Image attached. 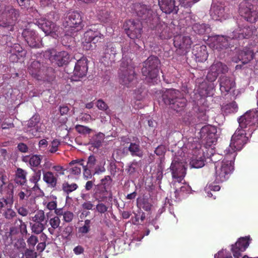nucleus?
Returning <instances> with one entry per match:
<instances>
[{
  "label": "nucleus",
  "instance_id": "26",
  "mask_svg": "<svg viewBox=\"0 0 258 258\" xmlns=\"http://www.w3.org/2000/svg\"><path fill=\"white\" fill-rule=\"evenodd\" d=\"M112 182L111 178H102L101 180V183L96 185L95 189L94 198L99 202H103L107 199L108 191L106 186L107 182L109 183Z\"/></svg>",
  "mask_w": 258,
  "mask_h": 258
},
{
  "label": "nucleus",
  "instance_id": "62",
  "mask_svg": "<svg viewBox=\"0 0 258 258\" xmlns=\"http://www.w3.org/2000/svg\"><path fill=\"white\" fill-rule=\"evenodd\" d=\"M40 126H38L33 127L27 128L26 132L32 136H38V132L41 131Z\"/></svg>",
  "mask_w": 258,
  "mask_h": 258
},
{
  "label": "nucleus",
  "instance_id": "21",
  "mask_svg": "<svg viewBox=\"0 0 258 258\" xmlns=\"http://www.w3.org/2000/svg\"><path fill=\"white\" fill-rule=\"evenodd\" d=\"M228 71V68L226 64L221 61H215L210 68L207 75V79L211 83L213 82L219 75L224 74Z\"/></svg>",
  "mask_w": 258,
  "mask_h": 258
},
{
  "label": "nucleus",
  "instance_id": "44",
  "mask_svg": "<svg viewBox=\"0 0 258 258\" xmlns=\"http://www.w3.org/2000/svg\"><path fill=\"white\" fill-rule=\"evenodd\" d=\"M222 110L226 114L235 113L238 110V106L235 102L233 101L223 106Z\"/></svg>",
  "mask_w": 258,
  "mask_h": 258
},
{
  "label": "nucleus",
  "instance_id": "15",
  "mask_svg": "<svg viewBox=\"0 0 258 258\" xmlns=\"http://www.w3.org/2000/svg\"><path fill=\"white\" fill-rule=\"evenodd\" d=\"M41 64L38 61H32L28 66V70L29 74L34 78L38 80L46 79V76L49 74L52 73L53 70L51 68H46L43 66L40 67Z\"/></svg>",
  "mask_w": 258,
  "mask_h": 258
},
{
  "label": "nucleus",
  "instance_id": "5",
  "mask_svg": "<svg viewBox=\"0 0 258 258\" xmlns=\"http://www.w3.org/2000/svg\"><path fill=\"white\" fill-rule=\"evenodd\" d=\"M129 61L125 62L122 60L119 72L120 84L128 88L133 86L137 81L134 67L131 64V60Z\"/></svg>",
  "mask_w": 258,
  "mask_h": 258
},
{
  "label": "nucleus",
  "instance_id": "52",
  "mask_svg": "<svg viewBox=\"0 0 258 258\" xmlns=\"http://www.w3.org/2000/svg\"><path fill=\"white\" fill-rule=\"evenodd\" d=\"M182 42L179 44L181 48L187 49L190 47L191 41L188 36H184L182 38Z\"/></svg>",
  "mask_w": 258,
  "mask_h": 258
},
{
  "label": "nucleus",
  "instance_id": "60",
  "mask_svg": "<svg viewBox=\"0 0 258 258\" xmlns=\"http://www.w3.org/2000/svg\"><path fill=\"white\" fill-rule=\"evenodd\" d=\"M62 216L63 221L67 223H70L73 221L74 215L73 212L67 211L64 212Z\"/></svg>",
  "mask_w": 258,
  "mask_h": 258
},
{
  "label": "nucleus",
  "instance_id": "59",
  "mask_svg": "<svg viewBox=\"0 0 258 258\" xmlns=\"http://www.w3.org/2000/svg\"><path fill=\"white\" fill-rule=\"evenodd\" d=\"M41 159L39 156L34 155L29 159V163L31 166L36 167L40 163Z\"/></svg>",
  "mask_w": 258,
  "mask_h": 258
},
{
  "label": "nucleus",
  "instance_id": "10",
  "mask_svg": "<svg viewBox=\"0 0 258 258\" xmlns=\"http://www.w3.org/2000/svg\"><path fill=\"white\" fill-rule=\"evenodd\" d=\"M239 127L243 130L248 128L252 132L258 124V112L256 109L247 111L238 119Z\"/></svg>",
  "mask_w": 258,
  "mask_h": 258
},
{
  "label": "nucleus",
  "instance_id": "39",
  "mask_svg": "<svg viewBox=\"0 0 258 258\" xmlns=\"http://www.w3.org/2000/svg\"><path fill=\"white\" fill-rule=\"evenodd\" d=\"M53 168L55 172L54 174L52 172H47L44 174L43 177H55L56 176L58 177L63 175L67 176L68 177L70 176V174H66V169H63L61 166H54Z\"/></svg>",
  "mask_w": 258,
  "mask_h": 258
},
{
  "label": "nucleus",
  "instance_id": "29",
  "mask_svg": "<svg viewBox=\"0 0 258 258\" xmlns=\"http://www.w3.org/2000/svg\"><path fill=\"white\" fill-rule=\"evenodd\" d=\"M159 6L162 11L166 14L177 13L178 7L175 5V0H158Z\"/></svg>",
  "mask_w": 258,
  "mask_h": 258
},
{
  "label": "nucleus",
  "instance_id": "56",
  "mask_svg": "<svg viewBox=\"0 0 258 258\" xmlns=\"http://www.w3.org/2000/svg\"><path fill=\"white\" fill-rule=\"evenodd\" d=\"M141 208L143 209L144 210L150 212L151 211L152 205L149 202L147 199H143L142 201L140 204Z\"/></svg>",
  "mask_w": 258,
  "mask_h": 258
},
{
  "label": "nucleus",
  "instance_id": "37",
  "mask_svg": "<svg viewBox=\"0 0 258 258\" xmlns=\"http://www.w3.org/2000/svg\"><path fill=\"white\" fill-rule=\"evenodd\" d=\"M213 89V84H210L207 85L206 82H204L199 86L198 92L201 96L207 97L212 94L211 91Z\"/></svg>",
  "mask_w": 258,
  "mask_h": 258
},
{
  "label": "nucleus",
  "instance_id": "48",
  "mask_svg": "<svg viewBox=\"0 0 258 258\" xmlns=\"http://www.w3.org/2000/svg\"><path fill=\"white\" fill-rule=\"evenodd\" d=\"M91 224V220L86 219L84 221V225L78 228L79 233L82 234H86L90 231V225Z\"/></svg>",
  "mask_w": 258,
  "mask_h": 258
},
{
  "label": "nucleus",
  "instance_id": "35",
  "mask_svg": "<svg viewBox=\"0 0 258 258\" xmlns=\"http://www.w3.org/2000/svg\"><path fill=\"white\" fill-rule=\"evenodd\" d=\"M96 158L94 156L91 155L88 158L87 164H84V176L89 177L91 174V170L94 168L96 163Z\"/></svg>",
  "mask_w": 258,
  "mask_h": 258
},
{
  "label": "nucleus",
  "instance_id": "42",
  "mask_svg": "<svg viewBox=\"0 0 258 258\" xmlns=\"http://www.w3.org/2000/svg\"><path fill=\"white\" fill-rule=\"evenodd\" d=\"M47 221L49 222V224L50 225V227L48 228V231L49 233L53 234L54 232V230L59 227L60 220L59 217L58 216H54L50 219H46Z\"/></svg>",
  "mask_w": 258,
  "mask_h": 258
},
{
  "label": "nucleus",
  "instance_id": "23",
  "mask_svg": "<svg viewBox=\"0 0 258 258\" xmlns=\"http://www.w3.org/2000/svg\"><path fill=\"white\" fill-rule=\"evenodd\" d=\"M250 240V236L241 237L237 240L235 244L232 245L231 250L234 258H240L242 256L241 253L245 250L249 245ZM242 258H251L247 255L242 256Z\"/></svg>",
  "mask_w": 258,
  "mask_h": 258
},
{
  "label": "nucleus",
  "instance_id": "9",
  "mask_svg": "<svg viewBox=\"0 0 258 258\" xmlns=\"http://www.w3.org/2000/svg\"><path fill=\"white\" fill-rule=\"evenodd\" d=\"M31 222L29 223L31 232L36 235L42 234V236L46 237V235L42 233L46 227L47 220L45 216L44 211L39 210L30 218Z\"/></svg>",
  "mask_w": 258,
  "mask_h": 258
},
{
  "label": "nucleus",
  "instance_id": "32",
  "mask_svg": "<svg viewBox=\"0 0 258 258\" xmlns=\"http://www.w3.org/2000/svg\"><path fill=\"white\" fill-rule=\"evenodd\" d=\"M140 42V40L136 41L134 39H132L129 43L126 44L122 48L123 58H125L129 53L136 52L140 47L139 46Z\"/></svg>",
  "mask_w": 258,
  "mask_h": 258
},
{
  "label": "nucleus",
  "instance_id": "25",
  "mask_svg": "<svg viewBox=\"0 0 258 258\" xmlns=\"http://www.w3.org/2000/svg\"><path fill=\"white\" fill-rule=\"evenodd\" d=\"M218 81L222 93H232L233 95L235 94V83L233 78L224 76L221 77Z\"/></svg>",
  "mask_w": 258,
  "mask_h": 258
},
{
  "label": "nucleus",
  "instance_id": "4",
  "mask_svg": "<svg viewBox=\"0 0 258 258\" xmlns=\"http://www.w3.org/2000/svg\"><path fill=\"white\" fill-rule=\"evenodd\" d=\"M19 16L18 12L11 6L0 5V26L13 31Z\"/></svg>",
  "mask_w": 258,
  "mask_h": 258
},
{
  "label": "nucleus",
  "instance_id": "1",
  "mask_svg": "<svg viewBox=\"0 0 258 258\" xmlns=\"http://www.w3.org/2000/svg\"><path fill=\"white\" fill-rule=\"evenodd\" d=\"M253 29L251 26L243 28L238 27L229 33V36L215 35L209 36L207 44L212 49L216 50L220 55H225L233 45L231 40L234 39H247L252 36Z\"/></svg>",
  "mask_w": 258,
  "mask_h": 258
},
{
  "label": "nucleus",
  "instance_id": "41",
  "mask_svg": "<svg viewBox=\"0 0 258 258\" xmlns=\"http://www.w3.org/2000/svg\"><path fill=\"white\" fill-rule=\"evenodd\" d=\"M105 135L102 133H99L93 137L90 140L91 145L96 148L100 147L104 141Z\"/></svg>",
  "mask_w": 258,
  "mask_h": 258
},
{
  "label": "nucleus",
  "instance_id": "51",
  "mask_svg": "<svg viewBox=\"0 0 258 258\" xmlns=\"http://www.w3.org/2000/svg\"><path fill=\"white\" fill-rule=\"evenodd\" d=\"M185 23L183 25L189 27L192 26L195 24V16L190 14H188L184 18Z\"/></svg>",
  "mask_w": 258,
  "mask_h": 258
},
{
  "label": "nucleus",
  "instance_id": "17",
  "mask_svg": "<svg viewBox=\"0 0 258 258\" xmlns=\"http://www.w3.org/2000/svg\"><path fill=\"white\" fill-rule=\"evenodd\" d=\"M192 155L190 161V165L191 167L195 168H201L205 165V159L208 158V153H205L203 149H202L201 145L199 144L195 147L194 145L191 146Z\"/></svg>",
  "mask_w": 258,
  "mask_h": 258
},
{
  "label": "nucleus",
  "instance_id": "61",
  "mask_svg": "<svg viewBox=\"0 0 258 258\" xmlns=\"http://www.w3.org/2000/svg\"><path fill=\"white\" fill-rule=\"evenodd\" d=\"M3 216L5 218L8 220H11L13 219L14 217H16V213L13 210L8 208L5 212L4 213Z\"/></svg>",
  "mask_w": 258,
  "mask_h": 258
},
{
  "label": "nucleus",
  "instance_id": "34",
  "mask_svg": "<svg viewBox=\"0 0 258 258\" xmlns=\"http://www.w3.org/2000/svg\"><path fill=\"white\" fill-rule=\"evenodd\" d=\"M254 49L245 47L241 50L238 55V59L242 63L246 64L249 62L254 57Z\"/></svg>",
  "mask_w": 258,
  "mask_h": 258
},
{
  "label": "nucleus",
  "instance_id": "45",
  "mask_svg": "<svg viewBox=\"0 0 258 258\" xmlns=\"http://www.w3.org/2000/svg\"><path fill=\"white\" fill-rule=\"evenodd\" d=\"M78 187L76 183H70L68 182H64L62 183V189L63 191L67 194H69L73 191H75Z\"/></svg>",
  "mask_w": 258,
  "mask_h": 258
},
{
  "label": "nucleus",
  "instance_id": "3",
  "mask_svg": "<svg viewBox=\"0 0 258 258\" xmlns=\"http://www.w3.org/2000/svg\"><path fill=\"white\" fill-rule=\"evenodd\" d=\"M163 99L166 104L170 105L171 108L176 112L184 111L187 105V100L183 93L175 89L168 90L163 95Z\"/></svg>",
  "mask_w": 258,
  "mask_h": 258
},
{
  "label": "nucleus",
  "instance_id": "16",
  "mask_svg": "<svg viewBox=\"0 0 258 258\" xmlns=\"http://www.w3.org/2000/svg\"><path fill=\"white\" fill-rule=\"evenodd\" d=\"M44 56L52 63L59 67L67 64L70 60L69 53L65 51H56L55 49H49L45 51Z\"/></svg>",
  "mask_w": 258,
  "mask_h": 258
},
{
  "label": "nucleus",
  "instance_id": "40",
  "mask_svg": "<svg viewBox=\"0 0 258 258\" xmlns=\"http://www.w3.org/2000/svg\"><path fill=\"white\" fill-rule=\"evenodd\" d=\"M172 185L175 188L179 186V192L184 194L185 192L189 191L190 187L188 185L185 184L184 178H174Z\"/></svg>",
  "mask_w": 258,
  "mask_h": 258
},
{
  "label": "nucleus",
  "instance_id": "53",
  "mask_svg": "<svg viewBox=\"0 0 258 258\" xmlns=\"http://www.w3.org/2000/svg\"><path fill=\"white\" fill-rule=\"evenodd\" d=\"M37 256V252L30 248H26L23 254L22 258H36Z\"/></svg>",
  "mask_w": 258,
  "mask_h": 258
},
{
  "label": "nucleus",
  "instance_id": "12",
  "mask_svg": "<svg viewBox=\"0 0 258 258\" xmlns=\"http://www.w3.org/2000/svg\"><path fill=\"white\" fill-rule=\"evenodd\" d=\"M62 25L72 31L77 32L83 28L82 20L80 14L77 11H69L65 14Z\"/></svg>",
  "mask_w": 258,
  "mask_h": 258
},
{
  "label": "nucleus",
  "instance_id": "47",
  "mask_svg": "<svg viewBox=\"0 0 258 258\" xmlns=\"http://www.w3.org/2000/svg\"><path fill=\"white\" fill-rule=\"evenodd\" d=\"M140 166L141 164L139 162L134 161L130 165H128V167L126 169V170L130 175H131L137 171L140 168Z\"/></svg>",
  "mask_w": 258,
  "mask_h": 258
},
{
  "label": "nucleus",
  "instance_id": "13",
  "mask_svg": "<svg viewBox=\"0 0 258 258\" xmlns=\"http://www.w3.org/2000/svg\"><path fill=\"white\" fill-rule=\"evenodd\" d=\"M225 154V159L221 163L220 166L218 168L217 165H215L216 174L219 177H225L234 170L233 164L237 153L234 152L230 153V154L227 155V154Z\"/></svg>",
  "mask_w": 258,
  "mask_h": 258
},
{
  "label": "nucleus",
  "instance_id": "33",
  "mask_svg": "<svg viewBox=\"0 0 258 258\" xmlns=\"http://www.w3.org/2000/svg\"><path fill=\"white\" fill-rule=\"evenodd\" d=\"M196 56L198 61L203 62L206 61L208 57L207 48L205 45L196 46L192 52Z\"/></svg>",
  "mask_w": 258,
  "mask_h": 258
},
{
  "label": "nucleus",
  "instance_id": "2",
  "mask_svg": "<svg viewBox=\"0 0 258 258\" xmlns=\"http://www.w3.org/2000/svg\"><path fill=\"white\" fill-rule=\"evenodd\" d=\"M59 19L58 16L54 12L49 13L46 18L36 20L34 23L37 25L46 35H50L54 38H57L60 36L62 28L57 26L54 23Z\"/></svg>",
  "mask_w": 258,
  "mask_h": 258
},
{
  "label": "nucleus",
  "instance_id": "8",
  "mask_svg": "<svg viewBox=\"0 0 258 258\" xmlns=\"http://www.w3.org/2000/svg\"><path fill=\"white\" fill-rule=\"evenodd\" d=\"M245 135V131L238 128L232 136L229 146L225 150V153L227 155L231 152L236 153L241 150L248 141V138Z\"/></svg>",
  "mask_w": 258,
  "mask_h": 258
},
{
  "label": "nucleus",
  "instance_id": "19",
  "mask_svg": "<svg viewBox=\"0 0 258 258\" xmlns=\"http://www.w3.org/2000/svg\"><path fill=\"white\" fill-rule=\"evenodd\" d=\"M35 24L33 23L29 24L28 26L23 30L22 36L24 38L28 45L32 48H39L41 44L38 34L33 29Z\"/></svg>",
  "mask_w": 258,
  "mask_h": 258
},
{
  "label": "nucleus",
  "instance_id": "7",
  "mask_svg": "<svg viewBox=\"0 0 258 258\" xmlns=\"http://www.w3.org/2000/svg\"><path fill=\"white\" fill-rule=\"evenodd\" d=\"M160 63L159 59L155 56H150L144 62L142 72L148 81H153L157 78Z\"/></svg>",
  "mask_w": 258,
  "mask_h": 258
},
{
  "label": "nucleus",
  "instance_id": "11",
  "mask_svg": "<svg viewBox=\"0 0 258 258\" xmlns=\"http://www.w3.org/2000/svg\"><path fill=\"white\" fill-rule=\"evenodd\" d=\"M217 128L211 125L203 126L199 132L198 137L202 140V143L205 145L204 148L207 149L211 147L217 140Z\"/></svg>",
  "mask_w": 258,
  "mask_h": 258
},
{
  "label": "nucleus",
  "instance_id": "6",
  "mask_svg": "<svg viewBox=\"0 0 258 258\" xmlns=\"http://www.w3.org/2000/svg\"><path fill=\"white\" fill-rule=\"evenodd\" d=\"M239 14L243 18L251 23H254L258 19V6L256 1L252 2L243 1L239 5Z\"/></svg>",
  "mask_w": 258,
  "mask_h": 258
},
{
  "label": "nucleus",
  "instance_id": "58",
  "mask_svg": "<svg viewBox=\"0 0 258 258\" xmlns=\"http://www.w3.org/2000/svg\"><path fill=\"white\" fill-rule=\"evenodd\" d=\"M13 38L8 35H0V45H9V43L12 41Z\"/></svg>",
  "mask_w": 258,
  "mask_h": 258
},
{
  "label": "nucleus",
  "instance_id": "38",
  "mask_svg": "<svg viewBox=\"0 0 258 258\" xmlns=\"http://www.w3.org/2000/svg\"><path fill=\"white\" fill-rule=\"evenodd\" d=\"M128 150L133 156L142 157L143 156V152L139 141L135 143H131L128 148Z\"/></svg>",
  "mask_w": 258,
  "mask_h": 258
},
{
  "label": "nucleus",
  "instance_id": "28",
  "mask_svg": "<svg viewBox=\"0 0 258 258\" xmlns=\"http://www.w3.org/2000/svg\"><path fill=\"white\" fill-rule=\"evenodd\" d=\"M172 170V177H184L186 175V169L182 162H179L174 159L170 166Z\"/></svg>",
  "mask_w": 258,
  "mask_h": 258
},
{
  "label": "nucleus",
  "instance_id": "63",
  "mask_svg": "<svg viewBox=\"0 0 258 258\" xmlns=\"http://www.w3.org/2000/svg\"><path fill=\"white\" fill-rule=\"evenodd\" d=\"M200 0H179L180 4L185 7H190Z\"/></svg>",
  "mask_w": 258,
  "mask_h": 258
},
{
  "label": "nucleus",
  "instance_id": "55",
  "mask_svg": "<svg viewBox=\"0 0 258 258\" xmlns=\"http://www.w3.org/2000/svg\"><path fill=\"white\" fill-rule=\"evenodd\" d=\"M39 240H38V238L37 236L31 235L27 240V243H28V245L29 247V248H34V246L36 245L37 243Z\"/></svg>",
  "mask_w": 258,
  "mask_h": 258
},
{
  "label": "nucleus",
  "instance_id": "30",
  "mask_svg": "<svg viewBox=\"0 0 258 258\" xmlns=\"http://www.w3.org/2000/svg\"><path fill=\"white\" fill-rule=\"evenodd\" d=\"M83 159H77L72 161L70 163L71 167L66 169V173H69L70 175H78L81 173V167L84 169Z\"/></svg>",
  "mask_w": 258,
  "mask_h": 258
},
{
  "label": "nucleus",
  "instance_id": "49",
  "mask_svg": "<svg viewBox=\"0 0 258 258\" xmlns=\"http://www.w3.org/2000/svg\"><path fill=\"white\" fill-rule=\"evenodd\" d=\"M39 122V117L38 115H35L32 117L28 121L27 128L33 127L35 126H40Z\"/></svg>",
  "mask_w": 258,
  "mask_h": 258
},
{
  "label": "nucleus",
  "instance_id": "27",
  "mask_svg": "<svg viewBox=\"0 0 258 258\" xmlns=\"http://www.w3.org/2000/svg\"><path fill=\"white\" fill-rule=\"evenodd\" d=\"M12 43L10 41L9 43L8 51L11 53L10 58L13 61H17L21 58L24 57L26 54V51L23 49L20 44L14 43L11 45Z\"/></svg>",
  "mask_w": 258,
  "mask_h": 258
},
{
  "label": "nucleus",
  "instance_id": "64",
  "mask_svg": "<svg viewBox=\"0 0 258 258\" xmlns=\"http://www.w3.org/2000/svg\"><path fill=\"white\" fill-rule=\"evenodd\" d=\"M174 198H172V199L174 200L175 202H179L181 200V199L183 198L184 195L183 193L179 191V189H176L175 190V191L173 194Z\"/></svg>",
  "mask_w": 258,
  "mask_h": 258
},
{
  "label": "nucleus",
  "instance_id": "57",
  "mask_svg": "<svg viewBox=\"0 0 258 258\" xmlns=\"http://www.w3.org/2000/svg\"><path fill=\"white\" fill-rule=\"evenodd\" d=\"M60 141L57 139L53 140L51 145L49 146L50 149L49 150V152L51 153H54L56 152L58 150V147L60 145Z\"/></svg>",
  "mask_w": 258,
  "mask_h": 258
},
{
  "label": "nucleus",
  "instance_id": "36",
  "mask_svg": "<svg viewBox=\"0 0 258 258\" xmlns=\"http://www.w3.org/2000/svg\"><path fill=\"white\" fill-rule=\"evenodd\" d=\"M192 29L196 33L199 35L207 34L211 31L209 26L204 23H196L192 26Z\"/></svg>",
  "mask_w": 258,
  "mask_h": 258
},
{
  "label": "nucleus",
  "instance_id": "24",
  "mask_svg": "<svg viewBox=\"0 0 258 258\" xmlns=\"http://www.w3.org/2000/svg\"><path fill=\"white\" fill-rule=\"evenodd\" d=\"M88 69L87 61L86 58H81L78 60L75 66L71 80L73 81H79L80 79L86 75Z\"/></svg>",
  "mask_w": 258,
  "mask_h": 258
},
{
  "label": "nucleus",
  "instance_id": "46",
  "mask_svg": "<svg viewBox=\"0 0 258 258\" xmlns=\"http://www.w3.org/2000/svg\"><path fill=\"white\" fill-rule=\"evenodd\" d=\"M15 224H17L19 232H21L22 235H24L27 234V225L25 222L18 219L15 221Z\"/></svg>",
  "mask_w": 258,
  "mask_h": 258
},
{
  "label": "nucleus",
  "instance_id": "43",
  "mask_svg": "<svg viewBox=\"0 0 258 258\" xmlns=\"http://www.w3.org/2000/svg\"><path fill=\"white\" fill-rule=\"evenodd\" d=\"M97 17L100 21L104 23L108 22L110 20V13L106 9L98 10Z\"/></svg>",
  "mask_w": 258,
  "mask_h": 258
},
{
  "label": "nucleus",
  "instance_id": "14",
  "mask_svg": "<svg viewBox=\"0 0 258 258\" xmlns=\"http://www.w3.org/2000/svg\"><path fill=\"white\" fill-rule=\"evenodd\" d=\"M102 38L103 35L96 29L92 28L89 29L84 33L83 38V48L86 50L93 49L95 47V43Z\"/></svg>",
  "mask_w": 258,
  "mask_h": 258
},
{
  "label": "nucleus",
  "instance_id": "22",
  "mask_svg": "<svg viewBox=\"0 0 258 258\" xmlns=\"http://www.w3.org/2000/svg\"><path fill=\"white\" fill-rule=\"evenodd\" d=\"M210 15L215 21H222L230 17L229 13L225 11V7L221 3H213L210 10Z\"/></svg>",
  "mask_w": 258,
  "mask_h": 258
},
{
  "label": "nucleus",
  "instance_id": "50",
  "mask_svg": "<svg viewBox=\"0 0 258 258\" xmlns=\"http://www.w3.org/2000/svg\"><path fill=\"white\" fill-rule=\"evenodd\" d=\"M75 128L79 133L83 135L89 134L92 131L88 127L82 125H76Z\"/></svg>",
  "mask_w": 258,
  "mask_h": 258
},
{
  "label": "nucleus",
  "instance_id": "20",
  "mask_svg": "<svg viewBox=\"0 0 258 258\" xmlns=\"http://www.w3.org/2000/svg\"><path fill=\"white\" fill-rule=\"evenodd\" d=\"M125 33L131 39H139L141 36L142 25L139 20H130L123 25Z\"/></svg>",
  "mask_w": 258,
  "mask_h": 258
},
{
  "label": "nucleus",
  "instance_id": "18",
  "mask_svg": "<svg viewBox=\"0 0 258 258\" xmlns=\"http://www.w3.org/2000/svg\"><path fill=\"white\" fill-rule=\"evenodd\" d=\"M133 9L139 17L142 20L147 21V22L150 23L152 20L158 19L155 13L149 6L141 4H135L133 6Z\"/></svg>",
  "mask_w": 258,
  "mask_h": 258
},
{
  "label": "nucleus",
  "instance_id": "54",
  "mask_svg": "<svg viewBox=\"0 0 258 258\" xmlns=\"http://www.w3.org/2000/svg\"><path fill=\"white\" fill-rule=\"evenodd\" d=\"M105 171V169L103 165H97L96 167L94 168L91 170V174L90 175V177L95 175H100L102 173H104Z\"/></svg>",
  "mask_w": 258,
  "mask_h": 258
},
{
  "label": "nucleus",
  "instance_id": "31",
  "mask_svg": "<svg viewBox=\"0 0 258 258\" xmlns=\"http://www.w3.org/2000/svg\"><path fill=\"white\" fill-rule=\"evenodd\" d=\"M116 45L118 44L112 42H108L104 47V57L108 59L111 62L115 61V55L116 54Z\"/></svg>",
  "mask_w": 258,
  "mask_h": 258
}]
</instances>
